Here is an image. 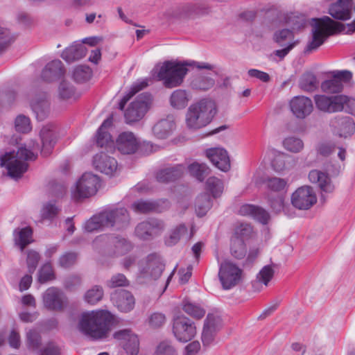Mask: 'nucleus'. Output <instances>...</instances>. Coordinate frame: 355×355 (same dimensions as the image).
Returning a JSON list of instances; mask_svg holds the SVG:
<instances>
[{
    "label": "nucleus",
    "instance_id": "1",
    "mask_svg": "<svg viewBox=\"0 0 355 355\" xmlns=\"http://www.w3.org/2000/svg\"><path fill=\"white\" fill-rule=\"evenodd\" d=\"M40 137L42 141V148L34 141L28 145L20 147L17 151H10L0 156V165L8 170V175L13 179L20 178L28 169L26 161L35 160L37 157V152L40 150L41 154L46 157L56 143V136L53 127L50 125L44 126L40 132Z\"/></svg>",
    "mask_w": 355,
    "mask_h": 355
},
{
    "label": "nucleus",
    "instance_id": "2",
    "mask_svg": "<svg viewBox=\"0 0 355 355\" xmlns=\"http://www.w3.org/2000/svg\"><path fill=\"white\" fill-rule=\"evenodd\" d=\"M113 315L107 311L98 310L83 313L78 328L86 336L97 340L105 337Z\"/></svg>",
    "mask_w": 355,
    "mask_h": 355
},
{
    "label": "nucleus",
    "instance_id": "3",
    "mask_svg": "<svg viewBox=\"0 0 355 355\" xmlns=\"http://www.w3.org/2000/svg\"><path fill=\"white\" fill-rule=\"evenodd\" d=\"M214 101L204 98L191 104L186 114V124L189 129L198 130L205 127L216 114Z\"/></svg>",
    "mask_w": 355,
    "mask_h": 355
},
{
    "label": "nucleus",
    "instance_id": "4",
    "mask_svg": "<svg viewBox=\"0 0 355 355\" xmlns=\"http://www.w3.org/2000/svg\"><path fill=\"white\" fill-rule=\"evenodd\" d=\"M311 39L308 42L305 52L310 53L318 49L336 31H344V25L334 21L328 16L312 19Z\"/></svg>",
    "mask_w": 355,
    "mask_h": 355
},
{
    "label": "nucleus",
    "instance_id": "5",
    "mask_svg": "<svg viewBox=\"0 0 355 355\" xmlns=\"http://www.w3.org/2000/svg\"><path fill=\"white\" fill-rule=\"evenodd\" d=\"M94 243L96 247L101 248L103 253L108 257L123 256L132 248L130 241L119 235H101L95 239Z\"/></svg>",
    "mask_w": 355,
    "mask_h": 355
},
{
    "label": "nucleus",
    "instance_id": "6",
    "mask_svg": "<svg viewBox=\"0 0 355 355\" xmlns=\"http://www.w3.org/2000/svg\"><path fill=\"white\" fill-rule=\"evenodd\" d=\"M187 64L166 62L160 67L157 76L164 81L166 87L173 88L180 86L187 74Z\"/></svg>",
    "mask_w": 355,
    "mask_h": 355
},
{
    "label": "nucleus",
    "instance_id": "7",
    "mask_svg": "<svg viewBox=\"0 0 355 355\" xmlns=\"http://www.w3.org/2000/svg\"><path fill=\"white\" fill-rule=\"evenodd\" d=\"M152 104V96L143 93L130 103L125 111L124 116L128 123L139 121L146 114Z\"/></svg>",
    "mask_w": 355,
    "mask_h": 355
},
{
    "label": "nucleus",
    "instance_id": "8",
    "mask_svg": "<svg viewBox=\"0 0 355 355\" xmlns=\"http://www.w3.org/2000/svg\"><path fill=\"white\" fill-rule=\"evenodd\" d=\"M162 220L150 218L138 223L135 228V236L142 241H150L159 236L165 230Z\"/></svg>",
    "mask_w": 355,
    "mask_h": 355
},
{
    "label": "nucleus",
    "instance_id": "9",
    "mask_svg": "<svg viewBox=\"0 0 355 355\" xmlns=\"http://www.w3.org/2000/svg\"><path fill=\"white\" fill-rule=\"evenodd\" d=\"M99 178L92 173H84L76 182L72 191L73 198L78 199L94 195L99 187Z\"/></svg>",
    "mask_w": 355,
    "mask_h": 355
},
{
    "label": "nucleus",
    "instance_id": "10",
    "mask_svg": "<svg viewBox=\"0 0 355 355\" xmlns=\"http://www.w3.org/2000/svg\"><path fill=\"white\" fill-rule=\"evenodd\" d=\"M173 333L175 337L180 342L191 340L196 334L194 323L188 318L180 315L173 319Z\"/></svg>",
    "mask_w": 355,
    "mask_h": 355
},
{
    "label": "nucleus",
    "instance_id": "11",
    "mask_svg": "<svg viewBox=\"0 0 355 355\" xmlns=\"http://www.w3.org/2000/svg\"><path fill=\"white\" fill-rule=\"evenodd\" d=\"M317 202V197L313 189L309 186L298 188L291 196V203L300 210L309 209Z\"/></svg>",
    "mask_w": 355,
    "mask_h": 355
},
{
    "label": "nucleus",
    "instance_id": "12",
    "mask_svg": "<svg viewBox=\"0 0 355 355\" xmlns=\"http://www.w3.org/2000/svg\"><path fill=\"white\" fill-rule=\"evenodd\" d=\"M313 98L316 108L325 113L343 111V103L345 99L343 95L327 96L324 94L315 95Z\"/></svg>",
    "mask_w": 355,
    "mask_h": 355
},
{
    "label": "nucleus",
    "instance_id": "13",
    "mask_svg": "<svg viewBox=\"0 0 355 355\" xmlns=\"http://www.w3.org/2000/svg\"><path fill=\"white\" fill-rule=\"evenodd\" d=\"M244 277L243 269L236 263H223V290H230L240 285Z\"/></svg>",
    "mask_w": 355,
    "mask_h": 355
},
{
    "label": "nucleus",
    "instance_id": "14",
    "mask_svg": "<svg viewBox=\"0 0 355 355\" xmlns=\"http://www.w3.org/2000/svg\"><path fill=\"white\" fill-rule=\"evenodd\" d=\"M103 212L106 227L121 229L130 223V215L123 207L106 209Z\"/></svg>",
    "mask_w": 355,
    "mask_h": 355
},
{
    "label": "nucleus",
    "instance_id": "15",
    "mask_svg": "<svg viewBox=\"0 0 355 355\" xmlns=\"http://www.w3.org/2000/svg\"><path fill=\"white\" fill-rule=\"evenodd\" d=\"M352 77V73L349 71H334L331 78L321 83V89L326 93H339L343 88V83L349 82Z\"/></svg>",
    "mask_w": 355,
    "mask_h": 355
},
{
    "label": "nucleus",
    "instance_id": "16",
    "mask_svg": "<svg viewBox=\"0 0 355 355\" xmlns=\"http://www.w3.org/2000/svg\"><path fill=\"white\" fill-rule=\"evenodd\" d=\"M93 165L97 171L109 176L116 175L119 171L117 161L105 153L96 154L93 159Z\"/></svg>",
    "mask_w": 355,
    "mask_h": 355
},
{
    "label": "nucleus",
    "instance_id": "17",
    "mask_svg": "<svg viewBox=\"0 0 355 355\" xmlns=\"http://www.w3.org/2000/svg\"><path fill=\"white\" fill-rule=\"evenodd\" d=\"M43 302L49 310L61 311L66 306L67 299L60 290L51 287L43 294Z\"/></svg>",
    "mask_w": 355,
    "mask_h": 355
},
{
    "label": "nucleus",
    "instance_id": "18",
    "mask_svg": "<svg viewBox=\"0 0 355 355\" xmlns=\"http://www.w3.org/2000/svg\"><path fill=\"white\" fill-rule=\"evenodd\" d=\"M329 125L340 137H350L355 132V123L349 116H336L330 120Z\"/></svg>",
    "mask_w": 355,
    "mask_h": 355
},
{
    "label": "nucleus",
    "instance_id": "19",
    "mask_svg": "<svg viewBox=\"0 0 355 355\" xmlns=\"http://www.w3.org/2000/svg\"><path fill=\"white\" fill-rule=\"evenodd\" d=\"M133 209L138 213L146 214L151 211L162 212L170 207V202L166 199L157 200H138L132 205Z\"/></svg>",
    "mask_w": 355,
    "mask_h": 355
},
{
    "label": "nucleus",
    "instance_id": "20",
    "mask_svg": "<svg viewBox=\"0 0 355 355\" xmlns=\"http://www.w3.org/2000/svg\"><path fill=\"white\" fill-rule=\"evenodd\" d=\"M114 338L121 341L125 352L130 355H137L139 352V341L135 334L129 329H123L116 332Z\"/></svg>",
    "mask_w": 355,
    "mask_h": 355
},
{
    "label": "nucleus",
    "instance_id": "21",
    "mask_svg": "<svg viewBox=\"0 0 355 355\" xmlns=\"http://www.w3.org/2000/svg\"><path fill=\"white\" fill-rule=\"evenodd\" d=\"M290 107L293 114L298 119H304L313 110L312 101L304 96H297L292 98Z\"/></svg>",
    "mask_w": 355,
    "mask_h": 355
},
{
    "label": "nucleus",
    "instance_id": "22",
    "mask_svg": "<svg viewBox=\"0 0 355 355\" xmlns=\"http://www.w3.org/2000/svg\"><path fill=\"white\" fill-rule=\"evenodd\" d=\"M309 179L313 184H317L322 192V198H324V194L331 193L335 189L331 178L326 173L319 170H311L309 173Z\"/></svg>",
    "mask_w": 355,
    "mask_h": 355
},
{
    "label": "nucleus",
    "instance_id": "23",
    "mask_svg": "<svg viewBox=\"0 0 355 355\" xmlns=\"http://www.w3.org/2000/svg\"><path fill=\"white\" fill-rule=\"evenodd\" d=\"M111 299L118 309L122 312H129L133 309L135 300L132 294L126 290L114 292Z\"/></svg>",
    "mask_w": 355,
    "mask_h": 355
},
{
    "label": "nucleus",
    "instance_id": "24",
    "mask_svg": "<svg viewBox=\"0 0 355 355\" xmlns=\"http://www.w3.org/2000/svg\"><path fill=\"white\" fill-rule=\"evenodd\" d=\"M116 147L122 154H132L138 149L139 142L132 132H124L119 135Z\"/></svg>",
    "mask_w": 355,
    "mask_h": 355
},
{
    "label": "nucleus",
    "instance_id": "25",
    "mask_svg": "<svg viewBox=\"0 0 355 355\" xmlns=\"http://www.w3.org/2000/svg\"><path fill=\"white\" fill-rule=\"evenodd\" d=\"M353 0H337L329 8V14L334 19L345 21L351 17Z\"/></svg>",
    "mask_w": 355,
    "mask_h": 355
},
{
    "label": "nucleus",
    "instance_id": "26",
    "mask_svg": "<svg viewBox=\"0 0 355 355\" xmlns=\"http://www.w3.org/2000/svg\"><path fill=\"white\" fill-rule=\"evenodd\" d=\"M239 213L243 216H250L264 225L267 224L270 220V215L266 210L250 204L241 206Z\"/></svg>",
    "mask_w": 355,
    "mask_h": 355
},
{
    "label": "nucleus",
    "instance_id": "27",
    "mask_svg": "<svg viewBox=\"0 0 355 355\" xmlns=\"http://www.w3.org/2000/svg\"><path fill=\"white\" fill-rule=\"evenodd\" d=\"M164 269V264L160 259L154 255H150L148 257L146 265L141 270V272L145 277L157 279L161 276Z\"/></svg>",
    "mask_w": 355,
    "mask_h": 355
},
{
    "label": "nucleus",
    "instance_id": "28",
    "mask_svg": "<svg viewBox=\"0 0 355 355\" xmlns=\"http://www.w3.org/2000/svg\"><path fill=\"white\" fill-rule=\"evenodd\" d=\"M31 107L38 120L45 119L50 113V104L46 95H36L31 102Z\"/></svg>",
    "mask_w": 355,
    "mask_h": 355
},
{
    "label": "nucleus",
    "instance_id": "29",
    "mask_svg": "<svg viewBox=\"0 0 355 355\" xmlns=\"http://www.w3.org/2000/svg\"><path fill=\"white\" fill-rule=\"evenodd\" d=\"M64 73L62 62L55 60L49 62L42 71V78L47 82L55 81L61 78Z\"/></svg>",
    "mask_w": 355,
    "mask_h": 355
},
{
    "label": "nucleus",
    "instance_id": "30",
    "mask_svg": "<svg viewBox=\"0 0 355 355\" xmlns=\"http://www.w3.org/2000/svg\"><path fill=\"white\" fill-rule=\"evenodd\" d=\"M219 322V316L216 317L213 313L207 315L202 334L204 345H209L214 340Z\"/></svg>",
    "mask_w": 355,
    "mask_h": 355
},
{
    "label": "nucleus",
    "instance_id": "31",
    "mask_svg": "<svg viewBox=\"0 0 355 355\" xmlns=\"http://www.w3.org/2000/svg\"><path fill=\"white\" fill-rule=\"evenodd\" d=\"M175 125L172 117L159 121L153 128L154 135L159 139H166L171 135Z\"/></svg>",
    "mask_w": 355,
    "mask_h": 355
},
{
    "label": "nucleus",
    "instance_id": "32",
    "mask_svg": "<svg viewBox=\"0 0 355 355\" xmlns=\"http://www.w3.org/2000/svg\"><path fill=\"white\" fill-rule=\"evenodd\" d=\"M33 231L31 227L16 228L13 232L15 245L19 246L21 251L33 242Z\"/></svg>",
    "mask_w": 355,
    "mask_h": 355
},
{
    "label": "nucleus",
    "instance_id": "33",
    "mask_svg": "<svg viewBox=\"0 0 355 355\" xmlns=\"http://www.w3.org/2000/svg\"><path fill=\"white\" fill-rule=\"evenodd\" d=\"M184 167L181 165L166 168L157 173L156 178L160 182H169L179 179L183 174Z\"/></svg>",
    "mask_w": 355,
    "mask_h": 355
},
{
    "label": "nucleus",
    "instance_id": "34",
    "mask_svg": "<svg viewBox=\"0 0 355 355\" xmlns=\"http://www.w3.org/2000/svg\"><path fill=\"white\" fill-rule=\"evenodd\" d=\"M112 124V117L110 116L104 121L103 124L98 128L96 135V144L98 146L103 148L113 143L112 137L107 131V128Z\"/></svg>",
    "mask_w": 355,
    "mask_h": 355
},
{
    "label": "nucleus",
    "instance_id": "35",
    "mask_svg": "<svg viewBox=\"0 0 355 355\" xmlns=\"http://www.w3.org/2000/svg\"><path fill=\"white\" fill-rule=\"evenodd\" d=\"M275 270L272 265L263 266L257 275L256 280L252 282V286L255 291H259V284H263L265 286L268 285L270 281L273 278Z\"/></svg>",
    "mask_w": 355,
    "mask_h": 355
},
{
    "label": "nucleus",
    "instance_id": "36",
    "mask_svg": "<svg viewBox=\"0 0 355 355\" xmlns=\"http://www.w3.org/2000/svg\"><path fill=\"white\" fill-rule=\"evenodd\" d=\"M86 48L82 44H75L66 49L62 53V58L68 62L79 60L86 55Z\"/></svg>",
    "mask_w": 355,
    "mask_h": 355
},
{
    "label": "nucleus",
    "instance_id": "37",
    "mask_svg": "<svg viewBox=\"0 0 355 355\" xmlns=\"http://www.w3.org/2000/svg\"><path fill=\"white\" fill-rule=\"evenodd\" d=\"M318 86L319 81L316 76L312 72H305L300 78L299 87L304 92H314Z\"/></svg>",
    "mask_w": 355,
    "mask_h": 355
},
{
    "label": "nucleus",
    "instance_id": "38",
    "mask_svg": "<svg viewBox=\"0 0 355 355\" xmlns=\"http://www.w3.org/2000/svg\"><path fill=\"white\" fill-rule=\"evenodd\" d=\"M187 227L184 224L175 226L169 231L168 235L165 237V244L170 247L175 245L187 234Z\"/></svg>",
    "mask_w": 355,
    "mask_h": 355
},
{
    "label": "nucleus",
    "instance_id": "39",
    "mask_svg": "<svg viewBox=\"0 0 355 355\" xmlns=\"http://www.w3.org/2000/svg\"><path fill=\"white\" fill-rule=\"evenodd\" d=\"M42 343V337L37 330L32 329L26 332V345L29 350L39 353Z\"/></svg>",
    "mask_w": 355,
    "mask_h": 355
},
{
    "label": "nucleus",
    "instance_id": "40",
    "mask_svg": "<svg viewBox=\"0 0 355 355\" xmlns=\"http://www.w3.org/2000/svg\"><path fill=\"white\" fill-rule=\"evenodd\" d=\"M255 233L252 226L249 223H241L235 225L232 238L241 239L245 242L252 239Z\"/></svg>",
    "mask_w": 355,
    "mask_h": 355
},
{
    "label": "nucleus",
    "instance_id": "41",
    "mask_svg": "<svg viewBox=\"0 0 355 355\" xmlns=\"http://www.w3.org/2000/svg\"><path fill=\"white\" fill-rule=\"evenodd\" d=\"M189 100L190 96L186 90L177 89L172 93L170 102L174 108L182 109L187 105Z\"/></svg>",
    "mask_w": 355,
    "mask_h": 355
},
{
    "label": "nucleus",
    "instance_id": "42",
    "mask_svg": "<svg viewBox=\"0 0 355 355\" xmlns=\"http://www.w3.org/2000/svg\"><path fill=\"white\" fill-rule=\"evenodd\" d=\"M106 227L103 212L93 216L87 220L84 225V230L87 232H92Z\"/></svg>",
    "mask_w": 355,
    "mask_h": 355
},
{
    "label": "nucleus",
    "instance_id": "43",
    "mask_svg": "<svg viewBox=\"0 0 355 355\" xmlns=\"http://www.w3.org/2000/svg\"><path fill=\"white\" fill-rule=\"evenodd\" d=\"M190 174L202 182L209 173V168L205 163L193 162L188 166Z\"/></svg>",
    "mask_w": 355,
    "mask_h": 355
},
{
    "label": "nucleus",
    "instance_id": "44",
    "mask_svg": "<svg viewBox=\"0 0 355 355\" xmlns=\"http://www.w3.org/2000/svg\"><path fill=\"white\" fill-rule=\"evenodd\" d=\"M14 128L19 133L30 132L32 130L31 119L22 114L17 115L14 120Z\"/></svg>",
    "mask_w": 355,
    "mask_h": 355
},
{
    "label": "nucleus",
    "instance_id": "45",
    "mask_svg": "<svg viewBox=\"0 0 355 355\" xmlns=\"http://www.w3.org/2000/svg\"><path fill=\"white\" fill-rule=\"evenodd\" d=\"M148 85V80H141L135 83L130 87L129 92L123 96L119 103V109L123 110L126 103L130 99V98L140 90L146 87Z\"/></svg>",
    "mask_w": 355,
    "mask_h": 355
},
{
    "label": "nucleus",
    "instance_id": "46",
    "mask_svg": "<svg viewBox=\"0 0 355 355\" xmlns=\"http://www.w3.org/2000/svg\"><path fill=\"white\" fill-rule=\"evenodd\" d=\"M231 254L237 259H241L246 255L247 248L243 240L239 239H231L230 243Z\"/></svg>",
    "mask_w": 355,
    "mask_h": 355
},
{
    "label": "nucleus",
    "instance_id": "47",
    "mask_svg": "<svg viewBox=\"0 0 355 355\" xmlns=\"http://www.w3.org/2000/svg\"><path fill=\"white\" fill-rule=\"evenodd\" d=\"M154 355H178V352L172 341L165 340L157 344Z\"/></svg>",
    "mask_w": 355,
    "mask_h": 355
},
{
    "label": "nucleus",
    "instance_id": "48",
    "mask_svg": "<svg viewBox=\"0 0 355 355\" xmlns=\"http://www.w3.org/2000/svg\"><path fill=\"white\" fill-rule=\"evenodd\" d=\"M214 84V79L207 76H198L192 80L191 86L194 89L205 91L211 89Z\"/></svg>",
    "mask_w": 355,
    "mask_h": 355
},
{
    "label": "nucleus",
    "instance_id": "49",
    "mask_svg": "<svg viewBox=\"0 0 355 355\" xmlns=\"http://www.w3.org/2000/svg\"><path fill=\"white\" fill-rule=\"evenodd\" d=\"M103 295L104 291L103 287L96 285L85 293L84 298L85 302L88 304H95L103 299Z\"/></svg>",
    "mask_w": 355,
    "mask_h": 355
},
{
    "label": "nucleus",
    "instance_id": "50",
    "mask_svg": "<svg viewBox=\"0 0 355 355\" xmlns=\"http://www.w3.org/2000/svg\"><path fill=\"white\" fill-rule=\"evenodd\" d=\"M182 309L186 313L196 319L202 318L206 313L200 306L189 301L183 302Z\"/></svg>",
    "mask_w": 355,
    "mask_h": 355
},
{
    "label": "nucleus",
    "instance_id": "51",
    "mask_svg": "<svg viewBox=\"0 0 355 355\" xmlns=\"http://www.w3.org/2000/svg\"><path fill=\"white\" fill-rule=\"evenodd\" d=\"M92 76V69L85 65L77 66L73 72V79L76 82H85L89 80Z\"/></svg>",
    "mask_w": 355,
    "mask_h": 355
},
{
    "label": "nucleus",
    "instance_id": "52",
    "mask_svg": "<svg viewBox=\"0 0 355 355\" xmlns=\"http://www.w3.org/2000/svg\"><path fill=\"white\" fill-rule=\"evenodd\" d=\"M336 148V144L331 140H324L320 141L316 146L318 155L322 157H329L331 155Z\"/></svg>",
    "mask_w": 355,
    "mask_h": 355
},
{
    "label": "nucleus",
    "instance_id": "53",
    "mask_svg": "<svg viewBox=\"0 0 355 355\" xmlns=\"http://www.w3.org/2000/svg\"><path fill=\"white\" fill-rule=\"evenodd\" d=\"M283 146L287 150L294 153H297L304 148L302 140L295 137L286 138L283 141Z\"/></svg>",
    "mask_w": 355,
    "mask_h": 355
},
{
    "label": "nucleus",
    "instance_id": "54",
    "mask_svg": "<svg viewBox=\"0 0 355 355\" xmlns=\"http://www.w3.org/2000/svg\"><path fill=\"white\" fill-rule=\"evenodd\" d=\"M205 155L209 162L220 170H222V148L219 147L210 148L206 150Z\"/></svg>",
    "mask_w": 355,
    "mask_h": 355
},
{
    "label": "nucleus",
    "instance_id": "55",
    "mask_svg": "<svg viewBox=\"0 0 355 355\" xmlns=\"http://www.w3.org/2000/svg\"><path fill=\"white\" fill-rule=\"evenodd\" d=\"M211 207V202L209 195L204 193L200 195L196 201V210L200 216L205 214Z\"/></svg>",
    "mask_w": 355,
    "mask_h": 355
},
{
    "label": "nucleus",
    "instance_id": "56",
    "mask_svg": "<svg viewBox=\"0 0 355 355\" xmlns=\"http://www.w3.org/2000/svg\"><path fill=\"white\" fill-rule=\"evenodd\" d=\"M16 39V36L12 35L10 31L0 26V54L13 42Z\"/></svg>",
    "mask_w": 355,
    "mask_h": 355
},
{
    "label": "nucleus",
    "instance_id": "57",
    "mask_svg": "<svg viewBox=\"0 0 355 355\" xmlns=\"http://www.w3.org/2000/svg\"><path fill=\"white\" fill-rule=\"evenodd\" d=\"M78 253L75 252H66L58 259V265L61 268H68L73 266L77 261Z\"/></svg>",
    "mask_w": 355,
    "mask_h": 355
},
{
    "label": "nucleus",
    "instance_id": "58",
    "mask_svg": "<svg viewBox=\"0 0 355 355\" xmlns=\"http://www.w3.org/2000/svg\"><path fill=\"white\" fill-rule=\"evenodd\" d=\"M129 285V281L126 277L121 273H117L111 277V278L107 281L106 286L110 288L116 287H125Z\"/></svg>",
    "mask_w": 355,
    "mask_h": 355
},
{
    "label": "nucleus",
    "instance_id": "59",
    "mask_svg": "<svg viewBox=\"0 0 355 355\" xmlns=\"http://www.w3.org/2000/svg\"><path fill=\"white\" fill-rule=\"evenodd\" d=\"M58 94L61 98L69 99L76 96L73 86L65 80L60 83L58 87Z\"/></svg>",
    "mask_w": 355,
    "mask_h": 355
},
{
    "label": "nucleus",
    "instance_id": "60",
    "mask_svg": "<svg viewBox=\"0 0 355 355\" xmlns=\"http://www.w3.org/2000/svg\"><path fill=\"white\" fill-rule=\"evenodd\" d=\"M60 209L55 204L47 202L41 210V218L43 220H51L59 213Z\"/></svg>",
    "mask_w": 355,
    "mask_h": 355
},
{
    "label": "nucleus",
    "instance_id": "61",
    "mask_svg": "<svg viewBox=\"0 0 355 355\" xmlns=\"http://www.w3.org/2000/svg\"><path fill=\"white\" fill-rule=\"evenodd\" d=\"M267 187L273 191L279 192L287 186V181L280 178H270L266 180Z\"/></svg>",
    "mask_w": 355,
    "mask_h": 355
},
{
    "label": "nucleus",
    "instance_id": "62",
    "mask_svg": "<svg viewBox=\"0 0 355 355\" xmlns=\"http://www.w3.org/2000/svg\"><path fill=\"white\" fill-rule=\"evenodd\" d=\"M55 278L52 266L49 263L44 264L39 270L38 281L43 284Z\"/></svg>",
    "mask_w": 355,
    "mask_h": 355
},
{
    "label": "nucleus",
    "instance_id": "63",
    "mask_svg": "<svg viewBox=\"0 0 355 355\" xmlns=\"http://www.w3.org/2000/svg\"><path fill=\"white\" fill-rule=\"evenodd\" d=\"M286 155L284 153H277L272 160L271 166L276 172H282L286 168Z\"/></svg>",
    "mask_w": 355,
    "mask_h": 355
},
{
    "label": "nucleus",
    "instance_id": "64",
    "mask_svg": "<svg viewBox=\"0 0 355 355\" xmlns=\"http://www.w3.org/2000/svg\"><path fill=\"white\" fill-rule=\"evenodd\" d=\"M293 38V33L289 29H283L282 31H277L275 34V41L279 46H284V42L287 40H292Z\"/></svg>",
    "mask_w": 355,
    "mask_h": 355
}]
</instances>
